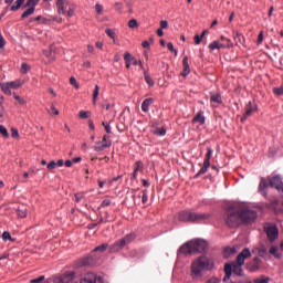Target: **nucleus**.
Returning <instances> with one entry per match:
<instances>
[{
	"label": "nucleus",
	"mask_w": 283,
	"mask_h": 283,
	"mask_svg": "<svg viewBox=\"0 0 283 283\" xmlns=\"http://www.w3.org/2000/svg\"><path fill=\"white\" fill-rule=\"evenodd\" d=\"M254 220H258V211L247 203H234L226 212V224L230 229H235L240 224H253Z\"/></svg>",
	"instance_id": "obj_1"
},
{
	"label": "nucleus",
	"mask_w": 283,
	"mask_h": 283,
	"mask_svg": "<svg viewBox=\"0 0 283 283\" xmlns=\"http://www.w3.org/2000/svg\"><path fill=\"white\" fill-rule=\"evenodd\" d=\"M211 269H213V260L206 255L199 256L191 264V276L193 280H200L205 275V271H211Z\"/></svg>",
	"instance_id": "obj_2"
},
{
	"label": "nucleus",
	"mask_w": 283,
	"mask_h": 283,
	"mask_svg": "<svg viewBox=\"0 0 283 283\" xmlns=\"http://www.w3.org/2000/svg\"><path fill=\"white\" fill-rule=\"evenodd\" d=\"M251 250L249 248H244L237 256V262L233 261L231 263H226L224 266H230V273H234V275H238L239 277H242L244 275V270L242 266H244V262L251 258Z\"/></svg>",
	"instance_id": "obj_3"
},
{
	"label": "nucleus",
	"mask_w": 283,
	"mask_h": 283,
	"mask_svg": "<svg viewBox=\"0 0 283 283\" xmlns=\"http://www.w3.org/2000/svg\"><path fill=\"white\" fill-rule=\"evenodd\" d=\"M209 218H211V213H198L191 212L189 210H182L178 212L179 222L199 223L209 220Z\"/></svg>",
	"instance_id": "obj_4"
},
{
	"label": "nucleus",
	"mask_w": 283,
	"mask_h": 283,
	"mask_svg": "<svg viewBox=\"0 0 283 283\" xmlns=\"http://www.w3.org/2000/svg\"><path fill=\"white\" fill-rule=\"evenodd\" d=\"M269 187L276 189V191L283 196V182L280 178L262 179L259 185V193L266 198V189H269Z\"/></svg>",
	"instance_id": "obj_5"
},
{
	"label": "nucleus",
	"mask_w": 283,
	"mask_h": 283,
	"mask_svg": "<svg viewBox=\"0 0 283 283\" xmlns=\"http://www.w3.org/2000/svg\"><path fill=\"white\" fill-rule=\"evenodd\" d=\"M39 1L41 0H28L27 3L24 4V8L29 9H27L21 14V19H28V17H32V14H34V10H36V6H39Z\"/></svg>",
	"instance_id": "obj_6"
},
{
	"label": "nucleus",
	"mask_w": 283,
	"mask_h": 283,
	"mask_svg": "<svg viewBox=\"0 0 283 283\" xmlns=\"http://www.w3.org/2000/svg\"><path fill=\"white\" fill-rule=\"evenodd\" d=\"M76 273L74 271H66L61 275L53 277V283H70L74 280Z\"/></svg>",
	"instance_id": "obj_7"
},
{
	"label": "nucleus",
	"mask_w": 283,
	"mask_h": 283,
	"mask_svg": "<svg viewBox=\"0 0 283 283\" xmlns=\"http://www.w3.org/2000/svg\"><path fill=\"white\" fill-rule=\"evenodd\" d=\"M191 244L193 253H205L209 249V244L202 239L191 241Z\"/></svg>",
	"instance_id": "obj_8"
},
{
	"label": "nucleus",
	"mask_w": 283,
	"mask_h": 283,
	"mask_svg": "<svg viewBox=\"0 0 283 283\" xmlns=\"http://www.w3.org/2000/svg\"><path fill=\"white\" fill-rule=\"evenodd\" d=\"M245 269L251 273H258L262 269V259L260 256H254L250 262L245 264Z\"/></svg>",
	"instance_id": "obj_9"
},
{
	"label": "nucleus",
	"mask_w": 283,
	"mask_h": 283,
	"mask_svg": "<svg viewBox=\"0 0 283 283\" xmlns=\"http://www.w3.org/2000/svg\"><path fill=\"white\" fill-rule=\"evenodd\" d=\"M268 240L273 243L277 238H280V230L277 226L273 224L265 228Z\"/></svg>",
	"instance_id": "obj_10"
},
{
	"label": "nucleus",
	"mask_w": 283,
	"mask_h": 283,
	"mask_svg": "<svg viewBox=\"0 0 283 283\" xmlns=\"http://www.w3.org/2000/svg\"><path fill=\"white\" fill-rule=\"evenodd\" d=\"M107 147H112V140H109V136L104 135L101 142H97L94 149L95 151H103V149H107Z\"/></svg>",
	"instance_id": "obj_11"
},
{
	"label": "nucleus",
	"mask_w": 283,
	"mask_h": 283,
	"mask_svg": "<svg viewBox=\"0 0 283 283\" xmlns=\"http://www.w3.org/2000/svg\"><path fill=\"white\" fill-rule=\"evenodd\" d=\"M224 48H233V42L231 40H227V43H222L218 40L213 41L212 43L209 44V49L211 51L213 50H224Z\"/></svg>",
	"instance_id": "obj_12"
},
{
	"label": "nucleus",
	"mask_w": 283,
	"mask_h": 283,
	"mask_svg": "<svg viewBox=\"0 0 283 283\" xmlns=\"http://www.w3.org/2000/svg\"><path fill=\"white\" fill-rule=\"evenodd\" d=\"M252 253L258 258H263V260H266V254L269 253V249L266 248V245L262 244L259 248H254L252 250Z\"/></svg>",
	"instance_id": "obj_13"
},
{
	"label": "nucleus",
	"mask_w": 283,
	"mask_h": 283,
	"mask_svg": "<svg viewBox=\"0 0 283 283\" xmlns=\"http://www.w3.org/2000/svg\"><path fill=\"white\" fill-rule=\"evenodd\" d=\"M253 112H255V106L253 105V103L249 102L245 105V113L241 117V123H244V120H247V118L251 116Z\"/></svg>",
	"instance_id": "obj_14"
},
{
	"label": "nucleus",
	"mask_w": 283,
	"mask_h": 283,
	"mask_svg": "<svg viewBox=\"0 0 283 283\" xmlns=\"http://www.w3.org/2000/svg\"><path fill=\"white\" fill-rule=\"evenodd\" d=\"M210 103L212 107H219V105H222V95L220 93L211 94Z\"/></svg>",
	"instance_id": "obj_15"
},
{
	"label": "nucleus",
	"mask_w": 283,
	"mask_h": 283,
	"mask_svg": "<svg viewBox=\"0 0 283 283\" xmlns=\"http://www.w3.org/2000/svg\"><path fill=\"white\" fill-rule=\"evenodd\" d=\"M124 61L126 63L127 70H129V67H132V65H138V61L136 60V57L132 56V54H129V52L125 53Z\"/></svg>",
	"instance_id": "obj_16"
},
{
	"label": "nucleus",
	"mask_w": 283,
	"mask_h": 283,
	"mask_svg": "<svg viewBox=\"0 0 283 283\" xmlns=\"http://www.w3.org/2000/svg\"><path fill=\"white\" fill-rule=\"evenodd\" d=\"M179 253H184L185 255H190V253H195L193 252V245H192L191 241H189L186 244L181 245L179 248Z\"/></svg>",
	"instance_id": "obj_17"
},
{
	"label": "nucleus",
	"mask_w": 283,
	"mask_h": 283,
	"mask_svg": "<svg viewBox=\"0 0 283 283\" xmlns=\"http://www.w3.org/2000/svg\"><path fill=\"white\" fill-rule=\"evenodd\" d=\"M184 71L181 72V76L187 77L191 74V67L189 66V57L185 56L182 60Z\"/></svg>",
	"instance_id": "obj_18"
},
{
	"label": "nucleus",
	"mask_w": 283,
	"mask_h": 283,
	"mask_svg": "<svg viewBox=\"0 0 283 283\" xmlns=\"http://www.w3.org/2000/svg\"><path fill=\"white\" fill-rule=\"evenodd\" d=\"M59 14H65L67 10V0H56Z\"/></svg>",
	"instance_id": "obj_19"
},
{
	"label": "nucleus",
	"mask_w": 283,
	"mask_h": 283,
	"mask_svg": "<svg viewBox=\"0 0 283 283\" xmlns=\"http://www.w3.org/2000/svg\"><path fill=\"white\" fill-rule=\"evenodd\" d=\"M123 249H125V245L120 240H118L113 245L109 247V252L118 253V251H123Z\"/></svg>",
	"instance_id": "obj_20"
},
{
	"label": "nucleus",
	"mask_w": 283,
	"mask_h": 283,
	"mask_svg": "<svg viewBox=\"0 0 283 283\" xmlns=\"http://www.w3.org/2000/svg\"><path fill=\"white\" fill-rule=\"evenodd\" d=\"M119 240L122 241V244H124V247H127L128 244H132L136 240V234H126L123 239Z\"/></svg>",
	"instance_id": "obj_21"
},
{
	"label": "nucleus",
	"mask_w": 283,
	"mask_h": 283,
	"mask_svg": "<svg viewBox=\"0 0 283 283\" xmlns=\"http://www.w3.org/2000/svg\"><path fill=\"white\" fill-rule=\"evenodd\" d=\"M151 105H154V98L148 97L144 99V102L142 103V111L146 113L149 112V107H151Z\"/></svg>",
	"instance_id": "obj_22"
},
{
	"label": "nucleus",
	"mask_w": 283,
	"mask_h": 283,
	"mask_svg": "<svg viewBox=\"0 0 283 283\" xmlns=\"http://www.w3.org/2000/svg\"><path fill=\"white\" fill-rule=\"evenodd\" d=\"M18 218H28V207L27 206H19L17 209Z\"/></svg>",
	"instance_id": "obj_23"
},
{
	"label": "nucleus",
	"mask_w": 283,
	"mask_h": 283,
	"mask_svg": "<svg viewBox=\"0 0 283 283\" xmlns=\"http://www.w3.org/2000/svg\"><path fill=\"white\" fill-rule=\"evenodd\" d=\"M211 156H213V149H211V147L207 148V154L205 156V160L203 163H206V165H211Z\"/></svg>",
	"instance_id": "obj_24"
},
{
	"label": "nucleus",
	"mask_w": 283,
	"mask_h": 283,
	"mask_svg": "<svg viewBox=\"0 0 283 283\" xmlns=\"http://www.w3.org/2000/svg\"><path fill=\"white\" fill-rule=\"evenodd\" d=\"M269 253L270 255H273L274 258H276V260H282V253L277 252V247L270 248Z\"/></svg>",
	"instance_id": "obj_25"
},
{
	"label": "nucleus",
	"mask_w": 283,
	"mask_h": 283,
	"mask_svg": "<svg viewBox=\"0 0 283 283\" xmlns=\"http://www.w3.org/2000/svg\"><path fill=\"white\" fill-rule=\"evenodd\" d=\"M23 3H25V0H17V1L11 6V11H12V12H17V10H19V8H21V6H23Z\"/></svg>",
	"instance_id": "obj_26"
},
{
	"label": "nucleus",
	"mask_w": 283,
	"mask_h": 283,
	"mask_svg": "<svg viewBox=\"0 0 283 283\" xmlns=\"http://www.w3.org/2000/svg\"><path fill=\"white\" fill-rule=\"evenodd\" d=\"M153 134H155L156 136H165L167 134V129L165 127L163 128L155 127L153 130Z\"/></svg>",
	"instance_id": "obj_27"
},
{
	"label": "nucleus",
	"mask_w": 283,
	"mask_h": 283,
	"mask_svg": "<svg viewBox=\"0 0 283 283\" xmlns=\"http://www.w3.org/2000/svg\"><path fill=\"white\" fill-rule=\"evenodd\" d=\"M224 277H223V282H229L231 280V266H224Z\"/></svg>",
	"instance_id": "obj_28"
},
{
	"label": "nucleus",
	"mask_w": 283,
	"mask_h": 283,
	"mask_svg": "<svg viewBox=\"0 0 283 283\" xmlns=\"http://www.w3.org/2000/svg\"><path fill=\"white\" fill-rule=\"evenodd\" d=\"M192 120L193 123H199V125H205V117L202 116V113H198Z\"/></svg>",
	"instance_id": "obj_29"
},
{
	"label": "nucleus",
	"mask_w": 283,
	"mask_h": 283,
	"mask_svg": "<svg viewBox=\"0 0 283 283\" xmlns=\"http://www.w3.org/2000/svg\"><path fill=\"white\" fill-rule=\"evenodd\" d=\"M0 88L3 92V94H7L8 96H10V94H12V92L10 91V84H0Z\"/></svg>",
	"instance_id": "obj_30"
},
{
	"label": "nucleus",
	"mask_w": 283,
	"mask_h": 283,
	"mask_svg": "<svg viewBox=\"0 0 283 283\" xmlns=\"http://www.w3.org/2000/svg\"><path fill=\"white\" fill-rule=\"evenodd\" d=\"M209 167H211V165H207V161H203V166L196 175V178H198V176H202V174H207V170L209 169Z\"/></svg>",
	"instance_id": "obj_31"
},
{
	"label": "nucleus",
	"mask_w": 283,
	"mask_h": 283,
	"mask_svg": "<svg viewBox=\"0 0 283 283\" xmlns=\"http://www.w3.org/2000/svg\"><path fill=\"white\" fill-rule=\"evenodd\" d=\"M99 92H101V87L98 85H95V88L93 92V105H96V101L98 98Z\"/></svg>",
	"instance_id": "obj_32"
},
{
	"label": "nucleus",
	"mask_w": 283,
	"mask_h": 283,
	"mask_svg": "<svg viewBox=\"0 0 283 283\" xmlns=\"http://www.w3.org/2000/svg\"><path fill=\"white\" fill-rule=\"evenodd\" d=\"M138 171H143V163L142 161L136 163V167L133 172L134 178H136V176H138Z\"/></svg>",
	"instance_id": "obj_33"
},
{
	"label": "nucleus",
	"mask_w": 283,
	"mask_h": 283,
	"mask_svg": "<svg viewBox=\"0 0 283 283\" xmlns=\"http://www.w3.org/2000/svg\"><path fill=\"white\" fill-rule=\"evenodd\" d=\"M8 83L11 90H19V87H21L22 85L21 81H14V82H8Z\"/></svg>",
	"instance_id": "obj_34"
},
{
	"label": "nucleus",
	"mask_w": 283,
	"mask_h": 283,
	"mask_svg": "<svg viewBox=\"0 0 283 283\" xmlns=\"http://www.w3.org/2000/svg\"><path fill=\"white\" fill-rule=\"evenodd\" d=\"M144 78L146 83L149 85V87H154V78L147 74V72L144 73Z\"/></svg>",
	"instance_id": "obj_35"
},
{
	"label": "nucleus",
	"mask_w": 283,
	"mask_h": 283,
	"mask_svg": "<svg viewBox=\"0 0 283 283\" xmlns=\"http://www.w3.org/2000/svg\"><path fill=\"white\" fill-rule=\"evenodd\" d=\"M108 247H109V244L103 243V244L96 247V248L94 249V251H99L101 253H103V252L107 251Z\"/></svg>",
	"instance_id": "obj_36"
},
{
	"label": "nucleus",
	"mask_w": 283,
	"mask_h": 283,
	"mask_svg": "<svg viewBox=\"0 0 283 283\" xmlns=\"http://www.w3.org/2000/svg\"><path fill=\"white\" fill-rule=\"evenodd\" d=\"M0 134L1 136H3V138H10V134L8 133V129L3 125H0Z\"/></svg>",
	"instance_id": "obj_37"
},
{
	"label": "nucleus",
	"mask_w": 283,
	"mask_h": 283,
	"mask_svg": "<svg viewBox=\"0 0 283 283\" xmlns=\"http://www.w3.org/2000/svg\"><path fill=\"white\" fill-rule=\"evenodd\" d=\"M81 264H82V266H90V264H92V258L87 256V258L82 259Z\"/></svg>",
	"instance_id": "obj_38"
},
{
	"label": "nucleus",
	"mask_w": 283,
	"mask_h": 283,
	"mask_svg": "<svg viewBox=\"0 0 283 283\" xmlns=\"http://www.w3.org/2000/svg\"><path fill=\"white\" fill-rule=\"evenodd\" d=\"M273 93H274L276 96H283V85H281L280 87H274V88H273Z\"/></svg>",
	"instance_id": "obj_39"
},
{
	"label": "nucleus",
	"mask_w": 283,
	"mask_h": 283,
	"mask_svg": "<svg viewBox=\"0 0 283 283\" xmlns=\"http://www.w3.org/2000/svg\"><path fill=\"white\" fill-rule=\"evenodd\" d=\"M28 72H30V65H28V63H22L21 73L22 74H28Z\"/></svg>",
	"instance_id": "obj_40"
},
{
	"label": "nucleus",
	"mask_w": 283,
	"mask_h": 283,
	"mask_svg": "<svg viewBox=\"0 0 283 283\" xmlns=\"http://www.w3.org/2000/svg\"><path fill=\"white\" fill-rule=\"evenodd\" d=\"M2 240H4V242L8 241V240H10L11 242L13 241V240H12V235H11L10 232H8V231H4V232L2 233Z\"/></svg>",
	"instance_id": "obj_41"
},
{
	"label": "nucleus",
	"mask_w": 283,
	"mask_h": 283,
	"mask_svg": "<svg viewBox=\"0 0 283 283\" xmlns=\"http://www.w3.org/2000/svg\"><path fill=\"white\" fill-rule=\"evenodd\" d=\"M167 48H168L169 52H174L175 56H178V51L176 49H174V43L168 42Z\"/></svg>",
	"instance_id": "obj_42"
},
{
	"label": "nucleus",
	"mask_w": 283,
	"mask_h": 283,
	"mask_svg": "<svg viewBox=\"0 0 283 283\" xmlns=\"http://www.w3.org/2000/svg\"><path fill=\"white\" fill-rule=\"evenodd\" d=\"M128 28L130 29L138 28V21L136 19L129 20Z\"/></svg>",
	"instance_id": "obj_43"
},
{
	"label": "nucleus",
	"mask_w": 283,
	"mask_h": 283,
	"mask_svg": "<svg viewBox=\"0 0 283 283\" xmlns=\"http://www.w3.org/2000/svg\"><path fill=\"white\" fill-rule=\"evenodd\" d=\"M147 200H149V198L147 197V189H145L143 190V195H142L143 205H147Z\"/></svg>",
	"instance_id": "obj_44"
},
{
	"label": "nucleus",
	"mask_w": 283,
	"mask_h": 283,
	"mask_svg": "<svg viewBox=\"0 0 283 283\" xmlns=\"http://www.w3.org/2000/svg\"><path fill=\"white\" fill-rule=\"evenodd\" d=\"M106 134H112V126H109V124H107V122H103L102 123Z\"/></svg>",
	"instance_id": "obj_45"
},
{
	"label": "nucleus",
	"mask_w": 283,
	"mask_h": 283,
	"mask_svg": "<svg viewBox=\"0 0 283 283\" xmlns=\"http://www.w3.org/2000/svg\"><path fill=\"white\" fill-rule=\"evenodd\" d=\"M78 116H80V118H82V119L90 118V112L80 111Z\"/></svg>",
	"instance_id": "obj_46"
},
{
	"label": "nucleus",
	"mask_w": 283,
	"mask_h": 283,
	"mask_svg": "<svg viewBox=\"0 0 283 283\" xmlns=\"http://www.w3.org/2000/svg\"><path fill=\"white\" fill-rule=\"evenodd\" d=\"M46 169H49V171H52V169H56V161L51 160L48 166Z\"/></svg>",
	"instance_id": "obj_47"
},
{
	"label": "nucleus",
	"mask_w": 283,
	"mask_h": 283,
	"mask_svg": "<svg viewBox=\"0 0 283 283\" xmlns=\"http://www.w3.org/2000/svg\"><path fill=\"white\" fill-rule=\"evenodd\" d=\"M74 196H75V202H81V200H83V198H85L83 192H77Z\"/></svg>",
	"instance_id": "obj_48"
},
{
	"label": "nucleus",
	"mask_w": 283,
	"mask_h": 283,
	"mask_svg": "<svg viewBox=\"0 0 283 283\" xmlns=\"http://www.w3.org/2000/svg\"><path fill=\"white\" fill-rule=\"evenodd\" d=\"M112 205V199L106 198L102 201L101 207H109Z\"/></svg>",
	"instance_id": "obj_49"
},
{
	"label": "nucleus",
	"mask_w": 283,
	"mask_h": 283,
	"mask_svg": "<svg viewBox=\"0 0 283 283\" xmlns=\"http://www.w3.org/2000/svg\"><path fill=\"white\" fill-rule=\"evenodd\" d=\"M193 41H195L196 45H200V43H202V36L199 34H196L193 38Z\"/></svg>",
	"instance_id": "obj_50"
},
{
	"label": "nucleus",
	"mask_w": 283,
	"mask_h": 283,
	"mask_svg": "<svg viewBox=\"0 0 283 283\" xmlns=\"http://www.w3.org/2000/svg\"><path fill=\"white\" fill-rule=\"evenodd\" d=\"M167 28H169V22H167V20H161L160 21V29L161 30H167Z\"/></svg>",
	"instance_id": "obj_51"
},
{
	"label": "nucleus",
	"mask_w": 283,
	"mask_h": 283,
	"mask_svg": "<svg viewBox=\"0 0 283 283\" xmlns=\"http://www.w3.org/2000/svg\"><path fill=\"white\" fill-rule=\"evenodd\" d=\"M13 98L18 101L20 105H25V99L21 98L19 95H13Z\"/></svg>",
	"instance_id": "obj_52"
},
{
	"label": "nucleus",
	"mask_w": 283,
	"mask_h": 283,
	"mask_svg": "<svg viewBox=\"0 0 283 283\" xmlns=\"http://www.w3.org/2000/svg\"><path fill=\"white\" fill-rule=\"evenodd\" d=\"M45 280L44 275L39 276L38 279L31 280V283H41Z\"/></svg>",
	"instance_id": "obj_53"
},
{
	"label": "nucleus",
	"mask_w": 283,
	"mask_h": 283,
	"mask_svg": "<svg viewBox=\"0 0 283 283\" xmlns=\"http://www.w3.org/2000/svg\"><path fill=\"white\" fill-rule=\"evenodd\" d=\"M70 83H71V85H73L75 87V90H78V83L76 82L75 77H71Z\"/></svg>",
	"instance_id": "obj_54"
},
{
	"label": "nucleus",
	"mask_w": 283,
	"mask_h": 283,
	"mask_svg": "<svg viewBox=\"0 0 283 283\" xmlns=\"http://www.w3.org/2000/svg\"><path fill=\"white\" fill-rule=\"evenodd\" d=\"M11 136H12V138H19V130L17 128H12Z\"/></svg>",
	"instance_id": "obj_55"
},
{
	"label": "nucleus",
	"mask_w": 283,
	"mask_h": 283,
	"mask_svg": "<svg viewBox=\"0 0 283 283\" xmlns=\"http://www.w3.org/2000/svg\"><path fill=\"white\" fill-rule=\"evenodd\" d=\"M40 23H42L43 25H50V23H52V20L42 17Z\"/></svg>",
	"instance_id": "obj_56"
},
{
	"label": "nucleus",
	"mask_w": 283,
	"mask_h": 283,
	"mask_svg": "<svg viewBox=\"0 0 283 283\" xmlns=\"http://www.w3.org/2000/svg\"><path fill=\"white\" fill-rule=\"evenodd\" d=\"M51 114H54V116H59V109H56L54 104L51 105Z\"/></svg>",
	"instance_id": "obj_57"
},
{
	"label": "nucleus",
	"mask_w": 283,
	"mask_h": 283,
	"mask_svg": "<svg viewBox=\"0 0 283 283\" xmlns=\"http://www.w3.org/2000/svg\"><path fill=\"white\" fill-rule=\"evenodd\" d=\"M262 41H264V32H263V31H261V32L259 33L258 44L262 43Z\"/></svg>",
	"instance_id": "obj_58"
},
{
	"label": "nucleus",
	"mask_w": 283,
	"mask_h": 283,
	"mask_svg": "<svg viewBox=\"0 0 283 283\" xmlns=\"http://www.w3.org/2000/svg\"><path fill=\"white\" fill-rule=\"evenodd\" d=\"M6 48V39L3 38V35H0V50Z\"/></svg>",
	"instance_id": "obj_59"
},
{
	"label": "nucleus",
	"mask_w": 283,
	"mask_h": 283,
	"mask_svg": "<svg viewBox=\"0 0 283 283\" xmlns=\"http://www.w3.org/2000/svg\"><path fill=\"white\" fill-rule=\"evenodd\" d=\"M106 34H107V36H109L111 39H114V30H112V29H106Z\"/></svg>",
	"instance_id": "obj_60"
},
{
	"label": "nucleus",
	"mask_w": 283,
	"mask_h": 283,
	"mask_svg": "<svg viewBox=\"0 0 283 283\" xmlns=\"http://www.w3.org/2000/svg\"><path fill=\"white\" fill-rule=\"evenodd\" d=\"M269 277H266V279H256L255 281H254V283H269Z\"/></svg>",
	"instance_id": "obj_61"
},
{
	"label": "nucleus",
	"mask_w": 283,
	"mask_h": 283,
	"mask_svg": "<svg viewBox=\"0 0 283 283\" xmlns=\"http://www.w3.org/2000/svg\"><path fill=\"white\" fill-rule=\"evenodd\" d=\"M207 283H220V279L211 277L210 280L207 281Z\"/></svg>",
	"instance_id": "obj_62"
},
{
	"label": "nucleus",
	"mask_w": 283,
	"mask_h": 283,
	"mask_svg": "<svg viewBox=\"0 0 283 283\" xmlns=\"http://www.w3.org/2000/svg\"><path fill=\"white\" fill-rule=\"evenodd\" d=\"M95 10H96L97 14H101L103 12V7L101 4H96Z\"/></svg>",
	"instance_id": "obj_63"
},
{
	"label": "nucleus",
	"mask_w": 283,
	"mask_h": 283,
	"mask_svg": "<svg viewBox=\"0 0 283 283\" xmlns=\"http://www.w3.org/2000/svg\"><path fill=\"white\" fill-rule=\"evenodd\" d=\"M143 48H145L146 50L149 49V42L148 41H144L142 43Z\"/></svg>",
	"instance_id": "obj_64"
}]
</instances>
